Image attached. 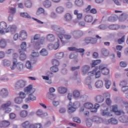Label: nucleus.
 <instances>
[{"label":"nucleus","instance_id":"f257e3e1","mask_svg":"<svg viewBox=\"0 0 128 128\" xmlns=\"http://www.w3.org/2000/svg\"><path fill=\"white\" fill-rule=\"evenodd\" d=\"M51 28L52 30H56V32H60L58 34V36L60 38L62 44H66V42L62 40L63 36H64L65 40H70L72 38V36H70V35L64 34H66V31L62 29V28L60 27V26L52 25Z\"/></svg>","mask_w":128,"mask_h":128},{"label":"nucleus","instance_id":"f03ea898","mask_svg":"<svg viewBox=\"0 0 128 128\" xmlns=\"http://www.w3.org/2000/svg\"><path fill=\"white\" fill-rule=\"evenodd\" d=\"M13 59L12 60V66H10L11 70H14L16 68L17 70H20V72H22L24 70V64H22V62H18V59H16V58L18 56V55L16 53H14L12 54Z\"/></svg>","mask_w":128,"mask_h":128},{"label":"nucleus","instance_id":"7ed1b4c3","mask_svg":"<svg viewBox=\"0 0 128 128\" xmlns=\"http://www.w3.org/2000/svg\"><path fill=\"white\" fill-rule=\"evenodd\" d=\"M98 67L96 68L92 71L88 73V76L86 80V82H89L90 84V82H92V78L94 76H96V78H100V71L96 72V70H98Z\"/></svg>","mask_w":128,"mask_h":128},{"label":"nucleus","instance_id":"20e7f679","mask_svg":"<svg viewBox=\"0 0 128 128\" xmlns=\"http://www.w3.org/2000/svg\"><path fill=\"white\" fill-rule=\"evenodd\" d=\"M80 106V104L79 102H75L74 103L70 102L68 105V114H72L76 110V108H78Z\"/></svg>","mask_w":128,"mask_h":128},{"label":"nucleus","instance_id":"39448f33","mask_svg":"<svg viewBox=\"0 0 128 128\" xmlns=\"http://www.w3.org/2000/svg\"><path fill=\"white\" fill-rule=\"evenodd\" d=\"M26 81L23 80H20L16 82L15 88H22L26 86Z\"/></svg>","mask_w":128,"mask_h":128},{"label":"nucleus","instance_id":"423d86ee","mask_svg":"<svg viewBox=\"0 0 128 128\" xmlns=\"http://www.w3.org/2000/svg\"><path fill=\"white\" fill-rule=\"evenodd\" d=\"M10 104H12V102L8 101L2 105V108L5 110V114H10L12 112V109L8 108Z\"/></svg>","mask_w":128,"mask_h":128},{"label":"nucleus","instance_id":"0eeeda50","mask_svg":"<svg viewBox=\"0 0 128 128\" xmlns=\"http://www.w3.org/2000/svg\"><path fill=\"white\" fill-rule=\"evenodd\" d=\"M99 70L104 76H108V74H110V70H108V68L104 66V65H100L99 66Z\"/></svg>","mask_w":128,"mask_h":128},{"label":"nucleus","instance_id":"6e6552de","mask_svg":"<svg viewBox=\"0 0 128 128\" xmlns=\"http://www.w3.org/2000/svg\"><path fill=\"white\" fill-rule=\"evenodd\" d=\"M24 92L28 94H34L36 92V89L32 88V85L30 84L24 88Z\"/></svg>","mask_w":128,"mask_h":128},{"label":"nucleus","instance_id":"1a4fd4ad","mask_svg":"<svg viewBox=\"0 0 128 128\" xmlns=\"http://www.w3.org/2000/svg\"><path fill=\"white\" fill-rule=\"evenodd\" d=\"M28 38V32L25 30H22L19 34V38L20 40H24Z\"/></svg>","mask_w":128,"mask_h":128},{"label":"nucleus","instance_id":"9d476101","mask_svg":"<svg viewBox=\"0 0 128 128\" xmlns=\"http://www.w3.org/2000/svg\"><path fill=\"white\" fill-rule=\"evenodd\" d=\"M120 85L122 87L121 90L122 92H124L128 90V82L122 81L120 82Z\"/></svg>","mask_w":128,"mask_h":128},{"label":"nucleus","instance_id":"9b49d317","mask_svg":"<svg viewBox=\"0 0 128 128\" xmlns=\"http://www.w3.org/2000/svg\"><path fill=\"white\" fill-rule=\"evenodd\" d=\"M16 26L10 25L6 30V32H16Z\"/></svg>","mask_w":128,"mask_h":128},{"label":"nucleus","instance_id":"f8f14e48","mask_svg":"<svg viewBox=\"0 0 128 128\" xmlns=\"http://www.w3.org/2000/svg\"><path fill=\"white\" fill-rule=\"evenodd\" d=\"M8 96V91L6 88H2L0 91V96L3 98H6Z\"/></svg>","mask_w":128,"mask_h":128},{"label":"nucleus","instance_id":"ddd939ff","mask_svg":"<svg viewBox=\"0 0 128 128\" xmlns=\"http://www.w3.org/2000/svg\"><path fill=\"white\" fill-rule=\"evenodd\" d=\"M94 100L96 102L102 104V102H104V98L102 95H98L95 97Z\"/></svg>","mask_w":128,"mask_h":128},{"label":"nucleus","instance_id":"4468645a","mask_svg":"<svg viewBox=\"0 0 128 128\" xmlns=\"http://www.w3.org/2000/svg\"><path fill=\"white\" fill-rule=\"evenodd\" d=\"M112 111L113 112H115L117 116H120V114H122V112L118 110V105H113L112 106Z\"/></svg>","mask_w":128,"mask_h":128},{"label":"nucleus","instance_id":"2eb2a0df","mask_svg":"<svg viewBox=\"0 0 128 128\" xmlns=\"http://www.w3.org/2000/svg\"><path fill=\"white\" fill-rule=\"evenodd\" d=\"M36 14L37 16H40V14H43V15L44 16H48V12H46L44 9L42 8H38Z\"/></svg>","mask_w":128,"mask_h":128},{"label":"nucleus","instance_id":"dca6fc26","mask_svg":"<svg viewBox=\"0 0 128 128\" xmlns=\"http://www.w3.org/2000/svg\"><path fill=\"white\" fill-rule=\"evenodd\" d=\"M36 100V97L34 96L33 94H29V96L28 98L25 100L26 102H28L30 100L34 101Z\"/></svg>","mask_w":128,"mask_h":128},{"label":"nucleus","instance_id":"f3484780","mask_svg":"<svg viewBox=\"0 0 128 128\" xmlns=\"http://www.w3.org/2000/svg\"><path fill=\"white\" fill-rule=\"evenodd\" d=\"M82 36H84V32L82 31L78 30L74 32V38H78Z\"/></svg>","mask_w":128,"mask_h":128},{"label":"nucleus","instance_id":"a211bd4d","mask_svg":"<svg viewBox=\"0 0 128 128\" xmlns=\"http://www.w3.org/2000/svg\"><path fill=\"white\" fill-rule=\"evenodd\" d=\"M102 116H112V114L108 112V108L105 110H102L101 112Z\"/></svg>","mask_w":128,"mask_h":128},{"label":"nucleus","instance_id":"6ab92c4d","mask_svg":"<svg viewBox=\"0 0 128 128\" xmlns=\"http://www.w3.org/2000/svg\"><path fill=\"white\" fill-rule=\"evenodd\" d=\"M8 40H6L4 38H2L0 40V48H4L6 46V42Z\"/></svg>","mask_w":128,"mask_h":128},{"label":"nucleus","instance_id":"aec40b11","mask_svg":"<svg viewBox=\"0 0 128 128\" xmlns=\"http://www.w3.org/2000/svg\"><path fill=\"white\" fill-rule=\"evenodd\" d=\"M84 20L86 22H92L94 20V17L90 14L86 15L84 18Z\"/></svg>","mask_w":128,"mask_h":128},{"label":"nucleus","instance_id":"412c9836","mask_svg":"<svg viewBox=\"0 0 128 128\" xmlns=\"http://www.w3.org/2000/svg\"><path fill=\"white\" fill-rule=\"evenodd\" d=\"M104 82H105L104 83L105 88H106L108 90V88H110V86L112 85V82H110V80L108 78L104 79Z\"/></svg>","mask_w":128,"mask_h":128},{"label":"nucleus","instance_id":"4be33fe9","mask_svg":"<svg viewBox=\"0 0 128 128\" xmlns=\"http://www.w3.org/2000/svg\"><path fill=\"white\" fill-rule=\"evenodd\" d=\"M2 64L4 66H10L12 64V63L10 60L4 59L2 60Z\"/></svg>","mask_w":128,"mask_h":128},{"label":"nucleus","instance_id":"5701e85b","mask_svg":"<svg viewBox=\"0 0 128 128\" xmlns=\"http://www.w3.org/2000/svg\"><path fill=\"white\" fill-rule=\"evenodd\" d=\"M90 68L88 65L84 66L82 68V72L83 74H86L90 70Z\"/></svg>","mask_w":128,"mask_h":128},{"label":"nucleus","instance_id":"b1692460","mask_svg":"<svg viewBox=\"0 0 128 128\" xmlns=\"http://www.w3.org/2000/svg\"><path fill=\"white\" fill-rule=\"evenodd\" d=\"M64 18L66 22H70L72 20V16L70 14L66 13L64 16Z\"/></svg>","mask_w":128,"mask_h":128},{"label":"nucleus","instance_id":"393cba45","mask_svg":"<svg viewBox=\"0 0 128 128\" xmlns=\"http://www.w3.org/2000/svg\"><path fill=\"white\" fill-rule=\"evenodd\" d=\"M119 120L121 122H124V124H126L128 122V116H122L119 118Z\"/></svg>","mask_w":128,"mask_h":128},{"label":"nucleus","instance_id":"a878e982","mask_svg":"<svg viewBox=\"0 0 128 128\" xmlns=\"http://www.w3.org/2000/svg\"><path fill=\"white\" fill-rule=\"evenodd\" d=\"M74 14L76 16L78 20H82V13L78 12V10H74Z\"/></svg>","mask_w":128,"mask_h":128},{"label":"nucleus","instance_id":"bb28decb","mask_svg":"<svg viewBox=\"0 0 128 128\" xmlns=\"http://www.w3.org/2000/svg\"><path fill=\"white\" fill-rule=\"evenodd\" d=\"M43 4L44 8H50L52 6V2H50V1L49 0H46L44 2Z\"/></svg>","mask_w":128,"mask_h":128},{"label":"nucleus","instance_id":"cd10ccee","mask_svg":"<svg viewBox=\"0 0 128 128\" xmlns=\"http://www.w3.org/2000/svg\"><path fill=\"white\" fill-rule=\"evenodd\" d=\"M84 106L88 110H94V104L90 102H86L84 104Z\"/></svg>","mask_w":128,"mask_h":128},{"label":"nucleus","instance_id":"c85d7f7f","mask_svg":"<svg viewBox=\"0 0 128 128\" xmlns=\"http://www.w3.org/2000/svg\"><path fill=\"white\" fill-rule=\"evenodd\" d=\"M20 54V60H26V55L24 54V52H22L21 50H19Z\"/></svg>","mask_w":128,"mask_h":128},{"label":"nucleus","instance_id":"c756f323","mask_svg":"<svg viewBox=\"0 0 128 128\" xmlns=\"http://www.w3.org/2000/svg\"><path fill=\"white\" fill-rule=\"evenodd\" d=\"M20 48L19 50H21L22 52H24L26 50V42H22L20 44Z\"/></svg>","mask_w":128,"mask_h":128},{"label":"nucleus","instance_id":"7c9ffc66","mask_svg":"<svg viewBox=\"0 0 128 128\" xmlns=\"http://www.w3.org/2000/svg\"><path fill=\"white\" fill-rule=\"evenodd\" d=\"M95 84L97 88H100L104 86V82L102 80H98L96 82Z\"/></svg>","mask_w":128,"mask_h":128},{"label":"nucleus","instance_id":"2f4dec72","mask_svg":"<svg viewBox=\"0 0 128 128\" xmlns=\"http://www.w3.org/2000/svg\"><path fill=\"white\" fill-rule=\"evenodd\" d=\"M47 40L48 42H54V36L52 34H48L46 36Z\"/></svg>","mask_w":128,"mask_h":128},{"label":"nucleus","instance_id":"473e14b6","mask_svg":"<svg viewBox=\"0 0 128 128\" xmlns=\"http://www.w3.org/2000/svg\"><path fill=\"white\" fill-rule=\"evenodd\" d=\"M102 120V118L96 116H94V117H93L92 120V121L94 122H96V124H100Z\"/></svg>","mask_w":128,"mask_h":128},{"label":"nucleus","instance_id":"72a5a7b5","mask_svg":"<svg viewBox=\"0 0 128 128\" xmlns=\"http://www.w3.org/2000/svg\"><path fill=\"white\" fill-rule=\"evenodd\" d=\"M58 92L60 94H66L68 92V89L64 87H59L58 88Z\"/></svg>","mask_w":128,"mask_h":128},{"label":"nucleus","instance_id":"f704fd0d","mask_svg":"<svg viewBox=\"0 0 128 128\" xmlns=\"http://www.w3.org/2000/svg\"><path fill=\"white\" fill-rule=\"evenodd\" d=\"M46 40V38L44 37H42L40 41L36 43V46H42L44 44V42Z\"/></svg>","mask_w":128,"mask_h":128},{"label":"nucleus","instance_id":"c9c22d12","mask_svg":"<svg viewBox=\"0 0 128 128\" xmlns=\"http://www.w3.org/2000/svg\"><path fill=\"white\" fill-rule=\"evenodd\" d=\"M107 124H118V120L114 118H111L108 120Z\"/></svg>","mask_w":128,"mask_h":128},{"label":"nucleus","instance_id":"e433bc0d","mask_svg":"<svg viewBox=\"0 0 128 128\" xmlns=\"http://www.w3.org/2000/svg\"><path fill=\"white\" fill-rule=\"evenodd\" d=\"M37 116H48V113H44L42 112V110H38L36 112Z\"/></svg>","mask_w":128,"mask_h":128},{"label":"nucleus","instance_id":"4c0bfd02","mask_svg":"<svg viewBox=\"0 0 128 128\" xmlns=\"http://www.w3.org/2000/svg\"><path fill=\"white\" fill-rule=\"evenodd\" d=\"M40 54L43 56H46L48 54V50H46V48H42L40 51Z\"/></svg>","mask_w":128,"mask_h":128},{"label":"nucleus","instance_id":"58836bf2","mask_svg":"<svg viewBox=\"0 0 128 128\" xmlns=\"http://www.w3.org/2000/svg\"><path fill=\"white\" fill-rule=\"evenodd\" d=\"M109 28H110V30H119L120 29V25L118 24H112L108 26Z\"/></svg>","mask_w":128,"mask_h":128},{"label":"nucleus","instance_id":"ea45409f","mask_svg":"<svg viewBox=\"0 0 128 128\" xmlns=\"http://www.w3.org/2000/svg\"><path fill=\"white\" fill-rule=\"evenodd\" d=\"M75 4H76L77 6H84V0H76Z\"/></svg>","mask_w":128,"mask_h":128},{"label":"nucleus","instance_id":"a19ab883","mask_svg":"<svg viewBox=\"0 0 128 128\" xmlns=\"http://www.w3.org/2000/svg\"><path fill=\"white\" fill-rule=\"evenodd\" d=\"M8 28L6 23L4 22H0V30H6Z\"/></svg>","mask_w":128,"mask_h":128},{"label":"nucleus","instance_id":"79ce46f5","mask_svg":"<svg viewBox=\"0 0 128 128\" xmlns=\"http://www.w3.org/2000/svg\"><path fill=\"white\" fill-rule=\"evenodd\" d=\"M30 121H26L22 124V126L24 128H28V127L30 126Z\"/></svg>","mask_w":128,"mask_h":128},{"label":"nucleus","instance_id":"37998d69","mask_svg":"<svg viewBox=\"0 0 128 128\" xmlns=\"http://www.w3.org/2000/svg\"><path fill=\"white\" fill-rule=\"evenodd\" d=\"M1 124L4 128H8L10 123L8 121L4 120L1 122Z\"/></svg>","mask_w":128,"mask_h":128},{"label":"nucleus","instance_id":"c03bdc74","mask_svg":"<svg viewBox=\"0 0 128 128\" xmlns=\"http://www.w3.org/2000/svg\"><path fill=\"white\" fill-rule=\"evenodd\" d=\"M102 62L100 60H93L92 63V68H94L96 66H98V64H100Z\"/></svg>","mask_w":128,"mask_h":128},{"label":"nucleus","instance_id":"a18cd8bd","mask_svg":"<svg viewBox=\"0 0 128 128\" xmlns=\"http://www.w3.org/2000/svg\"><path fill=\"white\" fill-rule=\"evenodd\" d=\"M64 52H60L59 53H57L56 54V58H58V60H60L64 58Z\"/></svg>","mask_w":128,"mask_h":128},{"label":"nucleus","instance_id":"49530a36","mask_svg":"<svg viewBox=\"0 0 128 128\" xmlns=\"http://www.w3.org/2000/svg\"><path fill=\"white\" fill-rule=\"evenodd\" d=\"M20 16L22 18H32L26 12H22L20 14Z\"/></svg>","mask_w":128,"mask_h":128},{"label":"nucleus","instance_id":"de8ad7c7","mask_svg":"<svg viewBox=\"0 0 128 128\" xmlns=\"http://www.w3.org/2000/svg\"><path fill=\"white\" fill-rule=\"evenodd\" d=\"M32 1H30V0H26L24 4L26 8H32Z\"/></svg>","mask_w":128,"mask_h":128},{"label":"nucleus","instance_id":"09e8293b","mask_svg":"<svg viewBox=\"0 0 128 128\" xmlns=\"http://www.w3.org/2000/svg\"><path fill=\"white\" fill-rule=\"evenodd\" d=\"M92 119H86V124L88 128H90L92 126Z\"/></svg>","mask_w":128,"mask_h":128},{"label":"nucleus","instance_id":"8fccbe9b","mask_svg":"<svg viewBox=\"0 0 128 128\" xmlns=\"http://www.w3.org/2000/svg\"><path fill=\"white\" fill-rule=\"evenodd\" d=\"M73 96L76 98H80V92L78 90H74L73 92Z\"/></svg>","mask_w":128,"mask_h":128},{"label":"nucleus","instance_id":"3c124183","mask_svg":"<svg viewBox=\"0 0 128 128\" xmlns=\"http://www.w3.org/2000/svg\"><path fill=\"white\" fill-rule=\"evenodd\" d=\"M20 116H21V118H26V116H28V111L22 110L20 112Z\"/></svg>","mask_w":128,"mask_h":128},{"label":"nucleus","instance_id":"603ef678","mask_svg":"<svg viewBox=\"0 0 128 128\" xmlns=\"http://www.w3.org/2000/svg\"><path fill=\"white\" fill-rule=\"evenodd\" d=\"M90 37H88L84 39L83 40L84 44H90Z\"/></svg>","mask_w":128,"mask_h":128},{"label":"nucleus","instance_id":"864d4df0","mask_svg":"<svg viewBox=\"0 0 128 128\" xmlns=\"http://www.w3.org/2000/svg\"><path fill=\"white\" fill-rule=\"evenodd\" d=\"M101 52L102 54L104 56H108V50L106 48H102Z\"/></svg>","mask_w":128,"mask_h":128},{"label":"nucleus","instance_id":"5fc2aeb1","mask_svg":"<svg viewBox=\"0 0 128 128\" xmlns=\"http://www.w3.org/2000/svg\"><path fill=\"white\" fill-rule=\"evenodd\" d=\"M52 64L54 66H60V62L56 59H54L52 60Z\"/></svg>","mask_w":128,"mask_h":128},{"label":"nucleus","instance_id":"6e6d98bb","mask_svg":"<svg viewBox=\"0 0 128 128\" xmlns=\"http://www.w3.org/2000/svg\"><path fill=\"white\" fill-rule=\"evenodd\" d=\"M98 108H100V104H95L94 106V110H92L91 112H98Z\"/></svg>","mask_w":128,"mask_h":128},{"label":"nucleus","instance_id":"4d7b16f0","mask_svg":"<svg viewBox=\"0 0 128 128\" xmlns=\"http://www.w3.org/2000/svg\"><path fill=\"white\" fill-rule=\"evenodd\" d=\"M48 98L50 100H56V95L52 93H49L48 94Z\"/></svg>","mask_w":128,"mask_h":128},{"label":"nucleus","instance_id":"13d9d810","mask_svg":"<svg viewBox=\"0 0 128 128\" xmlns=\"http://www.w3.org/2000/svg\"><path fill=\"white\" fill-rule=\"evenodd\" d=\"M64 8H62V6H59L56 9V11L57 12H58V14H62V12H64Z\"/></svg>","mask_w":128,"mask_h":128},{"label":"nucleus","instance_id":"bf43d9fd","mask_svg":"<svg viewBox=\"0 0 128 128\" xmlns=\"http://www.w3.org/2000/svg\"><path fill=\"white\" fill-rule=\"evenodd\" d=\"M106 28H108V26H106V25L104 24H102L98 26V30H106Z\"/></svg>","mask_w":128,"mask_h":128},{"label":"nucleus","instance_id":"052dcab7","mask_svg":"<svg viewBox=\"0 0 128 128\" xmlns=\"http://www.w3.org/2000/svg\"><path fill=\"white\" fill-rule=\"evenodd\" d=\"M120 66L121 68H126L128 66V63L124 61H122L120 63Z\"/></svg>","mask_w":128,"mask_h":128},{"label":"nucleus","instance_id":"680f3d73","mask_svg":"<svg viewBox=\"0 0 128 128\" xmlns=\"http://www.w3.org/2000/svg\"><path fill=\"white\" fill-rule=\"evenodd\" d=\"M26 66L27 68L29 70H32V63L30 62V61H27L26 62Z\"/></svg>","mask_w":128,"mask_h":128},{"label":"nucleus","instance_id":"e2e57ef3","mask_svg":"<svg viewBox=\"0 0 128 128\" xmlns=\"http://www.w3.org/2000/svg\"><path fill=\"white\" fill-rule=\"evenodd\" d=\"M50 70L52 72H58V68L56 66H53L50 68Z\"/></svg>","mask_w":128,"mask_h":128},{"label":"nucleus","instance_id":"0e129e2a","mask_svg":"<svg viewBox=\"0 0 128 128\" xmlns=\"http://www.w3.org/2000/svg\"><path fill=\"white\" fill-rule=\"evenodd\" d=\"M14 102L16 104H22V99L20 97H17L15 98Z\"/></svg>","mask_w":128,"mask_h":128},{"label":"nucleus","instance_id":"69168bd1","mask_svg":"<svg viewBox=\"0 0 128 128\" xmlns=\"http://www.w3.org/2000/svg\"><path fill=\"white\" fill-rule=\"evenodd\" d=\"M124 38L125 36H124L121 38H119L118 40V42L119 44H122V42H124Z\"/></svg>","mask_w":128,"mask_h":128},{"label":"nucleus","instance_id":"338daca9","mask_svg":"<svg viewBox=\"0 0 128 128\" xmlns=\"http://www.w3.org/2000/svg\"><path fill=\"white\" fill-rule=\"evenodd\" d=\"M73 122H78V124H80V119L78 117H74L72 119Z\"/></svg>","mask_w":128,"mask_h":128},{"label":"nucleus","instance_id":"774afa93","mask_svg":"<svg viewBox=\"0 0 128 128\" xmlns=\"http://www.w3.org/2000/svg\"><path fill=\"white\" fill-rule=\"evenodd\" d=\"M16 8H10L9 10V12L12 14H16Z\"/></svg>","mask_w":128,"mask_h":128}]
</instances>
